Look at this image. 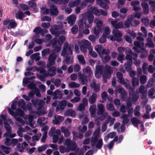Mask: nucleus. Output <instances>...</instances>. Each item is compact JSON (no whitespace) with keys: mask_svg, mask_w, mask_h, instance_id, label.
<instances>
[{"mask_svg":"<svg viewBox=\"0 0 155 155\" xmlns=\"http://www.w3.org/2000/svg\"><path fill=\"white\" fill-rule=\"evenodd\" d=\"M73 46L71 45H69L68 44L65 42L64 45V47L61 53V56L65 57V61L67 64H69V62L70 60V56L69 54L72 55V50Z\"/></svg>","mask_w":155,"mask_h":155,"instance_id":"obj_1","label":"nucleus"},{"mask_svg":"<svg viewBox=\"0 0 155 155\" xmlns=\"http://www.w3.org/2000/svg\"><path fill=\"white\" fill-rule=\"evenodd\" d=\"M100 10L95 7H91L90 8L89 11L85 13L84 14L86 16V17L88 19V22L89 24H92L93 22L94 16L93 14L95 15L99 16L100 15Z\"/></svg>","mask_w":155,"mask_h":155,"instance_id":"obj_2","label":"nucleus"},{"mask_svg":"<svg viewBox=\"0 0 155 155\" xmlns=\"http://www.w3.org/2000/svg\"><path fill=\"white\" fill-rule=\"evenodd\" d=\"M84 25L85 27L86 28L90 27L91 26L92 24H89L88 22V19L84 14L82 19L79 20L78 23L79 30L80 31H82L84 29Z\"/></svg>","mask_w":155,"mask_h":155,"instance_id":"obj_3","label":"nucleus"},{"mask_svg":"<svg viewBox=\"0 0 155 155\" xmlns=\"http://www.w3.org/2000/svg\"><path fill=\"white\" fill-rule=\"evenodd\" d=\"M64 145L66 146L68 152L70 150L72 151H74L77 147V145L75 143L71 140L70 139H67L65 140Z\"/></svg>","mask_w":155,"mask_h":155,"instance_id":"obj_4","label":"nucleus"},{"mask_svg":"<svg viewBox=\"0 0 155 155\" xmlns=\"http://www.w3.org/2000/svg\"><path fill=\"white\" fill-rule=\"evenodd\" d=\"M113 34L114 37L112 36L110 38V40L112 41H116L117 42H120L122 41L121 37L122 34L121 32L118 30H113Z\"/></svg>","mask_w":155,"mask_h":155,"instance_id":"obj_5","label":"nucleus"},{"mask_svg":"<svg viewBox=\"0 0 155 155\" xmlns=\"http://www.w3.org/2000/svg\"><path fill=\"white\" fill-rule=\"evenodd\" d=\"M92 47L91 43L87 40H85L80 46L81 51L84 53L86 52L87 49L89 51Z\"/></svg>","mask_w":155,"mask_h":155,"instance_id":"obj_6","label":"nucleus"},{"mask_svg":"<svg viewBox=\"0 0 155 155\" xmlns=\"http://www.w3.org/2000/svg\"><path fill=\"white\" fill-rule=\"evenodd\" d=\"M57 58V55L55 53L53 52L50 54L48 58V63L46 65L47 67L49 68L54 65Z\"/></svg>","mask_w":155,"mask_h":155,"instance_id":"obj_7","label":"nucleus"},{"mask_svg":"<svg viewBox=\"0 0 155 155\" xmlns=\"http://www.w3.org/2000/svg\"><path fill=\"white\" fill-rule=\"evenodd\" d=\"M95 68V75L97 78H99L103 74L104 67L103 65H97L96 66Z\"/></svg>","mask_w":155,"mask_h":155,"instance_id":"obj_8","label":"nucleus"},{"mask_svg":"<svg viewBox=\"0 0 155 155\" xmlns=\"http://www.w3.org/2000/svg\"><path fill=\"white\" fill-rule=\"evenodd\" d=\"M109 51L107 50L104 52L100 55V57L102 58V61L105 64L108 62L110 60V57L109 54Z\"/></svg>","mask_w":155,"mask_h":155,"instance_id":"obj_9","label":"nucleus"},{"mask_svg":"<svg viewBox=\"0 0 155 155\" xmlns=\"http://www.w3.org/2000/svg\"><path fill=\"white\" fill-rule=\"evenodd\" d=\"M83 72L84 75L90 79L93 75L92 71L91 70V68L89 66H87L85 68L83 69Z\"/></svg>","mask_w":155,"mask_h":155,"instance_id":"obj_10","label":"nucleus"},{"mask_svg":"<svg viewBox=\"0 0 155 155\" xmlns=\"http://www.w3.org/2000/svg\"><path fill=\"white\" fill-rule=\"evenodd\" d=\"M134 18V16L132 15H129L126 20L124 22V25L126 28H129L131 26H133L132 21Z\"/></svg>","mask_w":155,"mask_h":155,"instance_id":"obj_11","label":"nucleus"},{"mask_svg":"<svg viewBox=\"0 0 155 155\" xmlns=\"http://www.w3.org/2000/svg\"><path fill=\"white\" fill-rule=\"evenodd\" d=\"M90 87L95 92L97 93L100 91V84L99 83H96L94 80H93L91 82Z\"/></svg>","mask_w":155,"mask_h":155,"instance_id":"obj_12","label":"nucleus"},{"mask_svg":"<svg viewBox=\"0 0 155 155\" xmlns=\"http://www.w3.org/2000/svg\"><path fill=\"white\" fill-rule=\"evenodd\" d=\"M67 101L65 100L62 101L59 103L56 108V111L58 112L59 111H62L65 108L67 105Z\"/></svg>","mask_w":155,"mask_h":155,"instance_id":"obj_13","label":"nucleus"},{"mask_svg":"<svg viewBox=\"0 0 155 155\" xmlns=\"http://www.w3.org/2000/svg\"><path fill=\"white\" fill-rule=\"evenodd\" d=\"M129 96L132 97V98H130V99L133 102H135L137 101L139 98V95L138 93L135 91V89L133 91L129 92Z\"/></svg>","mask_w":155,"mask_h":155,"instance_id":"obj_14","label":"nucleus"},{"mask_svg":"<svg viewBox=\"0 0 155 155\" xmlns=\"http://www.w3.org/2000/svg\"><path fill=\"white\" fill-rule=\"evenodd\" d=\"M33 31L35 33L36 35L41 34L43 35L47 33L48 32V30L45 29H43L39 26L36 27L34 29Z\"/></svg>","mask_w":155,"mask_h":155,"instance_id":"obj_15","label":"nucleus"},{"mask_svg":"<svg viewBox=\"0 0 155 155\" xmlns=\"http://www.w3.org/2000/svg\"><path fill=\"white\" fill-rule=\"evenodd\" d=\"M64 94L62 91H59L58 89L54 92V96L53 97V99L55 100L58 98L61 99Z\"/></svg>","mask_w":155,"mask_h":155,"instance_id":"obj_16","label":"nucleus"},{"mask_svg":"<svg viewBox=\"0 0 155 155\" xmlns=\"http://www.w3.org/2000/svg\"><path fill=\"white\" fill-rule=\"evenodd\" d=\"M134 46L133 47L132 49L134 50L135 52L139 53V50L141 49V48H143L141 46L140 42L136 41L134 42Z\"/></svg>","mask_w":155,"mask_h":155,"instance_id":"obj_17","label":"nucleus"},{"mask_svg":"<svg viewBox=\"0 0 155 155\" xmlns=\"http://www.w3.org/2000/svg\"><path fill=\"white\" fill-rule=\"evenodd\" d=\"M116 92L120 94L122 99H125L127 95V94L126 93L124 89L122 87L117 88Z\"/></svg>","mask_w":155,"mask_h":155,"instance_id":"obj_18","label":"nucleus"},{"mask_svg":"<svg viewBox=\"0 0 155 155\" xmlns=\"http://www.w3.org/2000/svg\"><path fill=\"white\" fill-rule=\"evenodd\" d=\"M94 49L95 51L100 55L102 54H104V52L106 51L107 50L104 49L101 45H96L94 47Z\"/></svg>","mask_w":155,"mask_h":155,"instance_id":"obj_19","label":"nucleus"},{"mask_svg":"<svg viewBox=\"0 0 155 155\" xmlns=\"http://www.w3.org/2000/svg\"><path fill=\"white\" fill-rule=\"evenodd\" d=\"M141 6L143 9V12L144 14L147 15L149 13V5L147 2H142Z\"/></svg>","mask_w":155,"mask_h":155,"instance_id":"obj_20","label":"nucleus"},{"mask_svg":"<svg viewBox=\"0 0 155 155\" xmlns=\"http://www.w3.org/2000/svg\"><path fill=\"white\" fill-rule=\"evenodd\" d=\"M58 12L57 7L54 5L51 6L50 8V14L51 15H57Z\"/></svg>","mask_w":155,"mask_h":155,"instance_id":"obj_21","label":"nucleus"},{"mask_svg":"<svg viewBox=\"0 0 155 155\" xmlns=\"http://www.w3.org/2000/svg\"><path fill=\"white\" fill-rule=\"evenodd\" d=\"M117 77V81L120 84H124V79L123 78V74L120 72H118L116 73Z\"/></svg>","mask_w":155,"mask_h":155,"instance_id":"obj_22","label":"nucleus"},{"mask_svg":"<svg viewBox=\"0 0 155 155\" xmlns=\"http://www.w3.org/2000/svg\"><path fill=\"white\" fill-rule=\"evenodd\" d=\"M76 19V17L74 15H71L68 18V23L72 26L74 23Z\"/></svg>","mask_w":155,"mask_h":155,"instance_id":"obj_23","label":"nucleus"},{"mask_svg":"<svg viewBox=\"0 0 155 155\" xmlns=\"http://www.w3.org/2000/svg\"><path fill=\"white\" fill-rule=\"evenodd\" d=\"M4 127L7 131L5 135H8L9 134H11V133L12 127L7 122H4Z\"/></svg>","mask_w":155,"mask_h":155,"instance_id":"obj_24","label":"nucleus"},{"mask_svg":"<svg viewBox=\"0 0 155 155\" xmlns=\"http://www.w3.org/2000/svg\"><path fill=\"white\" fill-rule=\"evenodd\" d=\"M64 114L65 116L72 117H75L76 115L75 111L71 109H69L66 110Z\"/></svg>","mask_w":155,"mask_h":155,"instance_id":"obj_25","label":"nucleus"},{"mask_svg":"<svg viewBox=\"0 0 155 155\" xmlns=\"http://www.w3.org/2000/svg\"><path fill=\"white\" fill-rule=\"evenodd\" d=\"M141 53V58H144L147 57L148 51L144 48H141V49L139 50V52L138 53Z\"/></svg>","mask_w":155,"mask_h":155,"instance_id":"obj_26","label":"nucleus"},{"mask_svg":"<svg viewBox=\"0 0 155 155\" xmlns=\"http://www.w3.org/2000/svg\"><path fill=\"white\" fill-rule=\"evenodd\" d=\"M97 97V94L94 93H93L92 95L88 99L89 103L91 104L94 103L96 101Z\"/></svg>","mask_w":155,"mask_h":155,"instance_id":"obj_27","label":"nucleus"},{"mask_svg":"<svg viewBox=\"0 0 155 155\" xmlns=\"http://www.w3.org/2000/svg\"><path fill=\"white\" fill-rule=\"evenodd\" d=\"M56 73V68L55 67L52 66L49 68L48 71V74L51 77L54 76Z\"/></svg>","mask_w":155,"mask_h":155,"instance_id":"obj_28","label":"nucleus"},{"mask_svg":"<svg viewBox=\"0 0 155 155\" xmlns=\"http://www.w3.org/2000/svg\"><path fill=\"white\" fill-rule=\"evenodd\" d=\"M80 0H75L74 1H71L68 4L69 6L71 8H73L78 6L80 3Z\"/></svg>","mask_w":155,"mask_h":155,"instance_id":"obj_29","label":"nucleus"},{"mask_svg":"<svg viewBox=\"0 0 155 155\" xmlns=\"http://www.w3.org/2000/svg\"><path fill=\"white\" fill-rule=\"evenodd\" d=\"M98 111L97 114L98 115H101L104 112V107L102 104H101L98 106Z\"/></svg>","mask_w":155,"mask_h":155,"instance_id":"obj_30","label":"nucleus"},{"mask_svg":"<svg viewBox=\"0 0 155 155\" xmlns=\"http://www.w3.org/2000/svg\"><path fill=\"white\" fill-rule=\"evenodd\" d=\"M131 121L134 127H138V124H140L141 122L140 120L135 117H133L132 118Z\"/></svg>","mask_w":155,"mask_h":155,"instance_id":"obj_31","label":"nucleus"},{"mask_svg":"<svg viewBox=\"0 0 155 155\" xmlns=\"http://www.w3.org/2000/svg\"><path fill=\"white\" fill-rule=\"evenodd\" d=\"M17 25V23L14 19H11L8 26V29L13 28L15 27Z\"/></svg>","mask_w":155,"mask_h":155,"instance_id":"obj_32","label":"nucleus"},{"mask_svg":"<svg viewBox=\"0 0 155 155\" xmlns=\"http://www.w3.org/2000/svg\"><path fill=\"white\" fill-rule=\"evenodd\" d=\"M97 4L99 5L102 8L105 9H107L108 8L107 4L104 2L102 0H97Z\"/></svg>","mask_w":155,"mask_h":155,"instance_id":"obj_33","label":"nucleus"},{"mask_svg":"<svg viewBox=\"0 0 155 155\" xmlns=\"http://www.w3.org/2000/svg\"><path fill=\"white\" fill-rule=\"evenodd\" d=\"M15 16L17 19L22 20L25 17V15L22 12L20 11L15 14Z\"/></svg>","mask_w":155,"mask_h":155,"instance_id":"obj_34","label":"nucleus"},{"mask_svg":"<svg viewBox=\"0 0 155 155\" xmlns=\"http://www.w3.org/2000/svg\"><path fill=\"white\" fill-rule=\"evenodd\" d=\"M0 147L2 151L5 152L6 154H8L10 153L11 151V149L9 147H7L3 145H1Z\"/></svg>","mask_w":155,"mask_h":155,"instance_id":"obj_35","label":"nucleus"},{"mask_svg":"<svg viewBox=\"0 0 155 155\" xmlns=\"http://www.w3.org/2000/svg\"><path fill=\"white\" fill-rule=\"evenodd\" d=\"M124 84H122L124 85L125 87V88L129 90L128 92H130L131 91H133L134 89H135V87H131L129 82H126L125 81H124Z\"/></svg>","mask_w":155,"mask_h":155,"instance_id":"obj_36","label":"nucleus"},{"mask_svg":"<svg viewBox=\"0 0 155 155\" xmlns=\"http://www.w3.org/2000/svg\"><path fill=\"white\" fill-rule=\"evenodd\" d=\"M112 73V71L111 70V67L109 66L107 64L105 65L104 67V73L105 74H111Z\"/></svg>","mask_w":155,"mask_h":155,"instance_id":"obj_37","label":"nucleus"},{"mask_svg":"<svg viewBox=\"0 0 155 155\" xmlns=\"http://www.w3.org/2000/svg\"><path fill=\"white\" fill-rule=\"evenodd\" d=\"M89 110L91 115H94L96 113V106L95 104H93L90 106Z\"/></svg>","mask_w":155,"mask_h":155,"instance_id":"obj_38","label":"nucleus"},{"mask_svg":"<svg viewBox=\"0 0 155 155\" xmlns=\"http://www.w3.org/2000/svg\"><path fill=\"white\" fill-rule=\"evenodd\" d=\"M103 145V140L102 139H99L98 140V141L97 142L96 144H95L96 147L97 148L100 149H101Z\"/></svg>","mask_w":155,"mask_h":155,"instance_id":"obj_39","label":"nucleus"},{"mask_svg":"<svg viewBox=\"0 0 155 155\" xmlns=\"http://www.w3.org/2000/svg\"><path fill=\"white\" fill-rule=\"evenodd\" d=\"M44 103H43L42 100L38 99V102L37 105L38 106V107L37 108V110L39 111L42 109L43 105Z\"/></svg>","mask_w":155,"mask_h":155,"instance_id":"obj_40","label":"nucleus"},{"mask_svg":"<svg viewBox=\"0 0 155 155\" xmlns=\"http://www.w3.org/2000/svg\"><path fill=\"white\" fill-rule=\"evenodd\" d=\"M98 137H97L96 136L94 137H92L91 138V145L93 146H94L95 144L98 140Z\"/></svg>","mask_w":155,"mask_h":155,"instance_id":"obj_41","label":"nucleus"},{"mask_svg":"<svg viewBox=\"0 0 155 155\" xmlns=\"http://www.w3.org/2000/svg\"><path fill=\"white\" fill-rule=\"evenodd\" d=\"M85 75L83 76L81 74L78 76V77L80 79L83 84H86L88 82L87 80L86 79V77H85Z\"/></svg>","mask_w":155,"mask_h":155,"instance_id":"obj_42","label":"nucleus"},{"mask_svg":"<svg viewBox=\"0 0 155 155\" xmlns=\"http://www.w3.org/2000/svg\"><path fill=\"white\" fill-rule=\"evenodd\" d=\"M65 37L63 36H61L59 37L58 40V43L60 46H61L63 43L65 41Z\"/></svg>","mask_w":155,"mask_h":155,"instance_id":"obj_43","label":"nucleus"},{"mask_svg":"<svg viewBox=\"0 0 155 155\" xmlns=\"http://www.w3.org/2000/svg\"><path fill=\"white\" fill-rule=\"evenodd\" d=\"M78 27L77 25H74L71 29V31L72 34H76L78 31Z\"/></svg>","mask_w":155,"mask_h":155,"instance_id":"obj_44","label":"nucleus"},{"mask_svg":"<svg viewBox=\"0 0 155 155\" xmlns=\"http://www.w3.org/2000/svg\"><path fill=\"white\" fill-rule=\"evenodd\" d=\"M133 64L130 63H126L124 64V67L126 70L128 72H130L131 71V66Z\"/></svg>","mask_w":155,"mask_h":155,"instance_id":"obj_45","label":"nucleus"},{"mask_svg":"<svg viewBox=\"0 0 155 155\" xmlns=\"http://www.w3.org/2000/svg\"><path fill=\"white\" fill-rule=\"evenodd\" d=\"M78 58L81 64H84L85 63V59L83 56L81 55H79L78 56Z\"/></svg>","mask_w":155,"mask_h":155,"instance_id":"obj_46","label":"nucleus"},{"mask_svg":"<svg viewBox=\"0 0 155 155\" xmlns=\"http://www.w3.org/2000/svg\"><path fill=\"white\" fill-rule=\"evenodd\" d=\"M69 87L71 88H78L80 87V84L74 82H72L69 84Z\"/></svg>","mask_w":155,"mask_h":155,"instance_id":"obj_47","label":"nucleus"},{"mask_svg":"<svg viewBox=\"0 0 155 155\" xmlns=\"http://www.w3.org/2000/svg\"><path fill=\"white\" fill-rule=\"evenodd\" d=\"M132 85L133 86L138 85L139 84V81L137 78H133L132 79Z\"/></svg>","mask_w":155,"mask_h":155,"instance_id":"obj_48","label":"nucleus"},{"mask_svg":"<svg viewBox=\"0 0 155 155\" xmlns=\"http://www.w3.org/2000/svg\"><path fill=\"white\" fill-rule=\"evenodd\" d=\"M109 33V28L107 26L105 27L104 30V32L103 34V36H104L105 37H107V35H108Z\"/></svg>","mask_w":155,"mask_h":155,"instance_id":"obj_49","label":"nucleus"},{"mask_svg":"<svg viewBox=\"0 0 155 155\" xmlns=\"http://www.w3.org/2000/svg\"><path fill=\"white\" fill-rule=\"evenodd\" d=\"M18 106H21V107L23 108L25 106L26 103L23 99H21L18 102Z\"/></svg>","mask_w":155,"mask_h":155,"instance_id":"obj_50","label":"nucleus"},{"mask_svg":"<svg viewBox=\"0 0 155 155\" xmlns=\"http://www.w3.org/2000/svg\"><path fill=\"white\" fill-rule=\"evenodd\" d=\"M125 59L127 60V63H130L131 64H133L132 56L130 54H127L125 57Z\"/></svg>","mask_w":155,"mask_h":155,"instance_id":"obj_51","label":"nucleus"},{"mask_svg":"<svg viewBox=\"0 0 155 155\" xmlns=\"http://www.w3.org/2000/svg\"><path fill=\"white\" fill-rule=\"evenodd\" d=\"M130 97H129L127 100L126 102V109H128L129 108H131L132 106V104L131 103V100H130Z\"/></svg>","mask_w":155,"mask_h":155,"instance_id":"obj_52","label":"nucleus"},{"mask_svg":"<svg viewBox=\"0 0 155 155\" xmlns=\"http://www.w3.org/2000/svg\"><path fill=\"white\" fill-rule=\"evenodd\" d=\"M89 52L90 56L93 58H95L97 56V53L95 51H93L92 50V47L89 51Z\"/></svg>","mask_w":155,"mask_h":155,"instance_id":"obj_53","label":"nucleus"},{"mask_svg":"<svg viewBox=\"0 0 155 155\" xmlns=\"http://www.w3.org/2000/svg\"><path fill=\"white\" fill-rule=\"evenodd\" d=\"M148 66V64L147 63L144 62L143 63L142 66V69L144 74H146L147 73V68Z\"/></svg>","mask_w":155,"mask_h":155,"instance_id":"obj_54","label":"nucleus"},{"mask_svg":"<svg viewBox=\"0 0 155 155\" xmlns=\"http://www.w3.org/2000/svg\"><path fill=\"white\" fill-rule=\"evenodd\" d=\"M101 28L96 27L94 29V33L96 35H98L101 31Z\"/></svg>","mask_w":155,"mask_h":155,"instance_id":"obj_55","label":"nucleus"},{"mask_svg":"<svg viewBox=\"0 0 155 155\" xmlns=\"http://www.w3.org/2000/svg\"><path fill=\"white\" fill-rule=\"evenodd\" d=\"M147 81V77L144 75H142L140 78V82L142 84H144Z\"/></svg>","mask_w":155,"mask_h":155,"instance_id":"obj_56","label":"nucleus"},{"mask_svg":"<svg viewBox=\"0 0 155 155\" xmlns=\"http://www.w3.org/2000/svg\"><path fill=\"white\" fill-rule=\"evenodd\" d=\"M47 147L46 145H42L41 146L39 147L38 148V151L39 152H41L45 150Z\"/></svg>","mask_w":155,"mask_h":155,"instance_id":"obj_57","label":"nucleus"},{"mask_svg":"<svg viewBox=\"0 0 155 155\" xmlns=\"http://www.w3.org/2000/svg\"><path fill=\"white\" fill-rule=\"evenodd\" d=\"M59 150L61 153H63L66 152H68L67 150V148H66L65 147L63 146H61L59 147Z\"/></svg>","mask_w":155,"mask_h":155,"instance_id":"obj_58","label":"nucleus"},{"mask_svg":"<svg viewBox=\"0 0 155 155\" xmlns=\"http://www.w3.org/2000/svg\"><path fill=\"white\" fill-rule=\"evenodd\" d=\"M117 60L122 63V61L124 60V55L123 54L119 55L117 58Z\"/></svg>","mask_w":155,"mask_h":155,"instance_id":"obj_59","label":"nucleus"},{"mask_svg":"<svg viewBox=\"0 0 155 155\" xmlns=\"http://www.w3.org/2000/svg\"><path fill=\"white\" fill-rule=\"evenodd\" d=\"M123 27V23L122 21H121L117 23V24L115 28L116 29L121 28Z\"/></svg>","mask_w":155,"mask_h":155,"instance_id":"obj_60","label":"nucleus"},{"mask_svg":"<svg viewBox=\"0 0 155 155\" xmlns=\"http://www.w3.org/2000/svg\"><path fill=\"white\" fill-rule=\"evenodd\" d=\"M141 21L145 26H148V25L149 20L148 18H143L141 19Z\"/></svg>","mask_w":155,"mask_h":155,"instance_id":"obj_61","label":"nucleus"},{"mask_svg":"<svg viewBox=\"0 0 155 155\" xmlns=\"http://www.w3.org/2000/svg\"><path fill=\"white\" fill-rule=\"evenodd\" d=\"M20 7L24 11L28 10L29 9V6L25 4H21L20 5Z\"/></svg>","mask_w":155,"mask_h":155,"instance_id":"obj_62","label":"nucleus"},{"mask_svg":"<svg viewBox=\"0 0 155 155\" xmlns=\"http://www.w3.org/2000/svg\"><path fill=\"white\" fill-rule=\"evenodd\" d=\"M85 106L83 104H80L78 107V109L80 111H84L85 109Z\"/></svg>","mask_w":155,"mask_h":155,"instance_id":"obj_63","label":"nucleus"},{"mask_svg":"<svg viewBox=\"0 0 155 155\" xmlns=\"http://www.w3.org/2000/svg\"><path fill=\"white\" fill-rule=\"evenodd\" d=\"M148 70L150 73H152L155 71V68H153L152 65H150L149 66Z\"/></svg>","mask_w":155,"mask_h":155,"instance_id":"obj_64","label":"nucleus"}]
</instances>
